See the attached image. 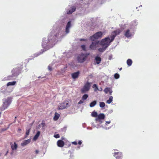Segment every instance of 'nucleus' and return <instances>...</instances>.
I'll return each instance as SVG.
<instances>
[{"label":"nucleus","instance_id":"f257e3e1","mask_svg":"<svg viewBox=\"0 0 159 159\" xmlns=\"http://www.w3.org/2000/svg\"><path fill=\"white\" fill-rule=\"evenodd\" d=\"M110 38L109 37L103 39L101 40L100 44L103 47L107 48L110 45Z\"/></svg>","mask_w":159,"mask_h":159},{"label":"nucleus","instance_id":"f03ea898","mask_svg":"<svg viewBox=\"0 0 159 159\" xmlns=\"http://www.w3.org/2000/svg\"><path fill=\"white\" fill-rule=\"evenodd\" d=\"M103 34V32L101 31L96 33L94 35L90 37V39L92 41H94L95 39L101 38Z\"/></svg>","mask_w":159,"mask_h":159},{"label":"nucleus","instance_id":"7ed1b4c3","mask_svg":"<svg viewBox=\"0 0 159 159\" xmlns=\"http://www.w3.org/2000/svg\"><path fill=\"white\" fill-rule=\"evenodd\" d=\"M91 86V84L87 82L84 85L83 88L81 89V92L82 93H85L88 92L90 89Z\"/></svg>","mask_w":159,"mask_h":159},{"label":"nucleus","instance_id":"20e7f679","mask_svg":"<svg viewBox=\"0 0 159 159\" xmlns=\"http://www.w3.org/2000/svg\"><path fill=\"white\" fill-rule=\"evenodd\" d=\"M89 53L86 54L82 53L78 57L77 60L80 63H82L85 61L87 56L89 55Z\"/></svg>","mask_w":159,"mask_h":159},{"label":"nucleus","instance_id":"39448f33","mask_svg":"<svg viewBox=\"0 0 159 159\" xmlns=\"http://www.w3.org/2000/svg\"><path fill=\"white\" fill-rule=\"evenodd\" d=\"M69 106L70 105L69 103V102L66 100L59 104L58 106V109L59 110H62Z\"/></svg>","mask_w":159,"mask_h":159},{"label":"nucleus","instance_id":"423d86ee","mask_svg":"<svg viewBox=\"0 0 159 159\" xmlns=\"http://www.w3.org/2000/svg\"><path fill=\"white\" fill-rule=\"evenodd\" d=\"M21 69L22 68L20 67L14 68L12 71V75L11 77H13L18 75L20 74Z\"/></svg>","mask_w":159,"mask_h":159},{"label":"nucleus","instance_id":"0eeeda50","mask_svg":"<svg viewBox=\"0 0 159 159\" xmlns=\"http://www.w3.org/2000/svg\"><path fill=\"white\" fill-rule=\"evenodd\" d=\"M11 99L10 98H8L5 101L3 102L2 108V110H4L7 108L11 103Z\"/></svg>","mask_w":159,"mask_h":159},{"label":"nucleus","instance_id":"6e6552de","mask_svg":"<svg viewBox=\"0 0 159 159\" xmlns=\"http://www.w3.org/2000/svg\"><path fill=\"white\" fill-rule=\"evenodd\" d=\"M99 42L98 41H94L92 42L90 44L89 48L91 50H95L97 48L98 46Z\"/></svg>","mask_w":159,"mask_h":159},{"label":"nucleus","instance_id":"1a4fd4ad","mask_svg":"<svg viewBox=\"0 0 159 159\" xmlns=\"http://www.w3.org/2000/svg\"><path fill=\"white\" fill-rule=\"evenodd\" d=\"M114 156L116 159H122L123 157V155L121 152H116L114 153Z\"/></svg>","mask_w":159,"mask_h":159},{"label":"nucleus","instance_id":"9d476101","mask_svg":"<svg viewBox=\"0 0 159 159\" xmlns=\"http://www.w3.org/2000/svg\"><path fill=\"white\" fill-rule=\"evenodd\" d=\"M98 117L96 119V121H100V120L104 119L105 117V115L103 113H101L98 116Z\"/></svg>","mask_w":159,"mask_h":159},{"label":"nucleus","instance_id":"9b49d317","mask_svg":"<svg viewBox=\"0 0 159 159\" xmlns=\"http://www.w3.org/2000/svg\"><path fill=\"white\" fill-rule=\"evenodd\" d=\"M57 145L58 147L62 148L64 145V142L62 140H59L57 141Z\"/></svg>","mask_w":159,"mask_h":159},{"label":"nucleus","instance_id":"f8f14e48","mask_svg":"<svg viewBox=\"0 0 159 159\" xmlns=\"http://www.w3.org/2000/svg\"><path fill=\"white\" fill-rule=\"evenodd\" d=\"M80 72L78 71L76 72L73 73L71 74V76L73 79L77 78L80 75Z\"/></svg>","mask_w":159,"mask_h":159},{"label":"nucleus","instance_id":"ddd939ff","mask_svg":"<svg viewBox=\"0 0 159 159\" xmlns=\"http://www.w3.org/2000/svg\"><path fill=\"white\" fill-rule=\"evenodd\" d=\"M124 35L127 38H129L131 36L132 34L130 32V30L128 29L125 31Z\"/></svg>","mask_w":159,"mask_h":159},{"label":"nucleus","instance_id":"4468645a","mask_svg":"<svg viewBox=\"0 0 159 159\" xmlns=\"http://www.w3.org/2000/svg\"><path fill=\"white\" fill-rule=\"evenodd\" d=\"M71 26V22L69 21L66 25V33H68L69 32V28Z\"/></svg>","mask_w":159,"mask_h":159},{"label":"nucleus","instance_id":"2eb2a0df","mask_svg":"<svg viewBox=\"0 0 159 159\" xmlns=\"http://www.w3.org/2000/svg\"><path fill=\"white\" fill-rule=\"evenodd\" d=\"M95 61H96V63L97 64H99L101 61V59L100 57L96 56L95 58Z\"/></svg>","mask_w":159,"mask_h":159},{"label":"nucleus","instance_id":"dca6fc26","mask_svg":"<svg viewBox=\"0 0 159 159\" xmlns=\"http://www.w3.org/2000/svg\"><path fill=\"white\" fill-rule=\"evenodd\" d=\"M122 31L120 29H117L112 32V33L114 34L116 36L120 34Z\"/></svg>","mask_w":159,"mask_h":159},{"label":"nucleus","instance_id":"f3484780","mask_svg":"<svg viewBox=\"0 0 159 159\" xmlns=\"http://www.w3.org/2000/svg\"><path fill=\"white\" fill-rule=\"evenodd\" d=\"M30 142V139H28L24 141L23 143H21V145L22 146H25L27 144L29 143Z\"/></svg>","mask_w":159,"mask_h":159},{"label":"nucleus","instance_id":"a211bd4d","mask_svg":"<svg viewBox=\"0 0 159 159\" xmlns=\"http://www.w3.org/2000/svg\"><path fill=\"white\" fill-rule=\"evenodd\" d=\"M11 148L13 150H16L17 149L18 146L15 142H14V144L11 146Z\"/></svg>","mask_w":159,"mask_h":159},{"label":"nucleus","instance_id":"6ab92c4d","mask_svg":"<svg viewBox=\"0 0 159 159\" xmlns=\"http://www.w3.org/2000/svg\"><path fill=\"white\" fill-rule=\"evenodd\" d=\"M40 134V132L39 131H38L37 132L36 135L34 136L33 138V140H36L39 136V135Z\"/></svg>","mask_w":159,"mask_h":159},{"label":"nucleus","instance_id":"aec40b11","mask_svg":"<svg viewBox=\"0 0 159 159\" xmlns=\"http://www.w3.org/2000/svg\"><path fill=\"white\" fill-rule=\"evenodd\" d=\"M60 117V115L58 113H55L54 117V120H57Z\"/></svg>","mask_w":159,"mask_h":159},{"label":"nucleus","instance_id":"412c9836","mask_svg":"<svg viewBox=\"0 0 159 159\" xmlns=\"http://www.w3.org/2000/svg\"><path fill=\"white\" fill-rule=\"evenodd\" d=\"M97 103L96 101H94L92 102H91L90 104V107H92L95 106Z\"/></svg>","mask_w":159,"mask_h":159},{"label":"nucleus","instance_id":"4be33fe9","mask_svg":"<svg viewBox=\"0 0 159 159\" xmlns=\"http://www.w3.org/2000/svg\"><path fill=\"white\" fill-rule=\"evenodd\" d=\"M113 97L112 96H110L108 100L107 101V103L108 104H110L113 101Z\"/></svg>","mask_w":159,"mask_h":159},{"label":"nucleus","instance_id":"5701e85b","mask_svg":"<svg viewBox=\"0 0 159 159\" xmlns=\"http://www.w3.org/2000/svg\"><path fill=\"white\" fill-rule=\"evenodd\" d=\"M16 84V81H14L11 82H9L7 84V86H9L10 85H15Z\"/></svg>","mask_w":159,"mask_h":159},{"label":"nucleus","instance_id":"b1692460","mask_svg":"<svg viewBox=\"0 0 159 159\" xmlns=\"http://www.w3.org/2000/svg\"><path fill=\"white\" fill-rule=\"evenodd\" d=\"M132 63V61L130 59H128L127 61V63L129 66H130L131 65Z\"/></svg>","mask_w":159,"mask_h":159},{"label":"nucleus","instance_id":"393cba45","mask_svg":"<svg viewBox=\"0 0 159 159\" xmlns=\"http://www.w3.org/2000/svg\"><path fill=\"white\" fill-rule=\"evenodd\" d=\"M111 88H110L107 87L104 90V91L105 93L106 94H107L108 93V92H109Z\"/></svg>","mask_w":159,"mask_h":159},{"label":"nucleus","instance_id":"a878e982","mask_svg":"<svg viewBox=\"0 0 159 159\" xmlns=\"http://www.w3.org/2000/svg\"><path fill=\"white\" fill-rule=\"evenodd\" d=\"M116 37V36L114 34H112L110 37L111 39H110L109 41L111 43V42H112L115 39V38Z\"/></svg>","mask_w":159,"mask_h":159},{"label":"nucleus","instance_id":"bb28decb","mask_svg":"<svg viewBox=\"0 0 159 159\" xmlns=\"http://www.w3.org/2000/svg\"><path fill=\"white\" fill-rule=\"evenodd\" d=\"M75 9L76 8L75 7H73L71 10H69L67 13L69 14H71L73 12H74L75 10Z\"/></svg>","mask_w":159,"mask_h":159},{"label":"nucleus","instance_id":"cd10ccee","mask_svg":"<svg viewBox=\"0 0 159 159\" xmlns=\"http://www.w3.org/2000/svg\"><path fill=\"white\" fill-rule=\"evenodd\" d=\"M91 116L93 117H96L98 116L97 112L95 111H93L92 112Z\"/></svg>","mask_w":159,"mask_h":159},{"label":"nucleus","instance_id":"c85d7f7f","mask_svg":"<svg viewBox=\"0 0 159 159\" xmlns=\"http://www.w3.org/2000/svg\"><path fill=\"white\" fill-rule=\"evenodd\" d=\"M88 97V95L87 94H85L83 95L82 98V99L83 100H85Z\"/></svg>","mask_w":159,"mask_h":159},{"label":"nucleus","instance_id":"c756f323","mask_svg":"<svg viewBox=\"0 0 159 159\" xmlns=\"http://www.w3.org/2000/svg\"><path fill=\"white\" fill-rule=\"evenodd\" d=\"M107 48L104 47H103L102 48H100L98 49V51L100 52H102L105 50Z\"/></svg>","mask_w":159,"mask_h":159},{"label":"nucleus","instance_id":"7c9ffc66","mask_svg":"<svg viewBox=\"0 0 159 159\" xmlns=\"http://www.w3.org/2000/svg\"><path fill=\"white\" fill-rule=\"evenodd\" d=\"M99 105L100 107L102 108L105 106V104L104 102H100Z\"/></svg>","mask_w":159,"mask_h":159},{"label":"nucleus","instance_id":"2f4dec72","mask_svg":"<svg viewBox=\"0 0 159 159\" xmlns=\"http://www.w3.org/2000/svg\"><path fill=\"white\" fill-rule=\"evenodd\" d=\"M93 88H95V89H94V91H96L97 90H98V86H97V85L96 84H94L93 85Z\"/></svg>","mask_w":159,"mask_h":159},{"label":"nucleus","instance_id":"473e14b6","mask_svg":"<svg viewBox=\"0 0 159 159\" xmlns=\"http://www.w3.org/2000/svg\"><path fill=\"white\" fill-rule=\"evenodd\" d=\"M114 76L115 78L116 79H118L120 77L119 75L117 73H116L114 75Z\"/></svg>","mask_w":159,"mask_h":159},{"label":"nucleus","instance_id":"72a5a7b5","mask_svg":"<svg viewBox=\"0 0 159 159\" xmlns=\"http://www.w3.org/2000/svg\"><path fill=\"white\" fill-rule=\"evenodd\" d=\"M30 133V129L27 130H26V133H25V137L26 138L27 136L29 135Z\"/></svg>","mask_w":159,"mask_h":159},{"label":"nucleus","instance_id":"f704fd0d","mask_svg":"<svg viewBox=\"0 0 159 159\" xmlns=\"http://www.w3.org/2000/svg\"><path fill=\"white\" fill-rule=\"evenodd\" d=\"M81 47L84 51H86V48L85 45H82L81 46Z\"/></svg>","mask_w":159,"mask_h":159},{"label":"nucleus","instance_id":"c9c22d12","mask_svg":"<svg viewBox=\"0 0 159 159\" xmlns=\"http://www.w3.org/2000/svg\"><path fill=\"white\" fill-rule=\"evenodd\" d=\"M54 137L56 138H60V135L59 134H57L54 135Z\"/></svg>","mask_w":159,"mask_h":159},{"label":"nucleus","instance_id":"e433bc0d","mask_svg":"<svg viewBox=\"0 0 159 159\" xmlns=\"http://www.w3.org/2000/svg\"><path fill=\"white\" fill-rule=\"evenodd\" d=\"M41 125H42V126L43 128L44 126H45V123L44 122H42L41 124Z\"/></svg>","mask_w":159,"mask_h":159},{"label":"nucleus","instance_id":"4c0bfd02","mask_svg":"<svg viewBox=\"0 0 159 159\" xmlns=\"http://www.w3.org/2000/svg\"><path fill=\"white\" fill-rule=\"evenodd\" d=\"M83 101L82 100H80L78 103V104H82L83 103Z\"/></svg>","mask_w":159,"mask_h":159},{"label":"nucleus","instance_id":"58836bf2","mask_svg":"<svg viewBox=\"0 0 159 159\" xmlns=\"http://www.w3.org/2000/svg\"><path fill=\"white\" fill-rule=\"evenodd\" d=\"M72 143L75 145H77V142L76 141H74L73 142H72Z\"/></svg>","mask_w":159,"mask_h":159},{"label":"nucleus","instance_id":"ea45409f","mask_svg":"<svg viewBox=\"0 0 159 159\" xmlns=\"http://www.w3.org/2000/svg\"><path fill=\"white\" fill-rule=\"evenodd\" d=\"M80 41H87V39H80Z\"/></svg>","mask_w":159,"mask_h":159},{"label":"nucleus","instance_id":"a19ab883","mask_svg":"<svg viewBox=\"0 0 159 159\" xmlns=\"http://www.w3.org/2000/svg\"><path fill=\"white\" fill-rule=\"evenodd\" d=\"M112 93V89H111V90H110V92H109V93L110 95H111V93Z\"/></svg>","mask_w":159,"mask_h":159},{"label":"nucleus","instance_id":"79ce46f5","mask_svg":"<svg viewBox=\"0 0 159 159\" xmlns=\"http://www.w3.org/2000/svg\"><path fill=\"white\" fill-rule=\"evenodd\" d=\"M110 122H110V121H106V123L105 124H106V125H107V124H110Z\"/></svg>","mask_w":159,"mask_h":159},{"label":"nucleus","instance_id":"37998d69","mask_svg":"<svg viewBox=\"0 0 159 159\" xmlns=\"http://www.w3.org/2000/svg\"><path fill=\"white\" fill-rule=\"evenodd\" d=\"M78 143L79 145H81L82 144V142L81 141H79Z\"/></svg>","mask_w":159,"mask_h":159},{"label":"nucleus","instance_id":"c03bdc74","mask_svg":"<svg viewBox=\"0 0 159 159\" xmlns=\"http://www.w3.org/2000/svg\"><path fill=\"white\" fill-rule=\"evenodd\" d=\"M48 68L49 70H52V68L50 67L49 66H48Z\"/></svg>","mask_w":159,"mask_h":159},{"label":"nucleus","instance_id":"a18cd8bd","mask_svg":"<svg viewBox=\"0 0 159 159\" xmlns=\"http://www.w3.org/2000/svg\"><path fill=\"white\" fill-rule=\"evenodd\" d=\"M6 130H7V129H2V131H4Z\"/></svg>","mask_w":159,"mask_h":159},{"label":"nucleus","instance_id":"49530a36","mask_svg":"<svg viewBox=\"0 0 159 159\" xmlns=\"http://www.w3.org/2000/svg\"><path fill=\"white\" fill-rule=\"evenodd\" d=\"M40 126H41V125H39L38 126V128H39L40 127Z\"/></svg>","mask_w":159,"mask_h":159},{"label":"nucleus","instance_id":"de8ad7c7","mask_svg":"<svg viewBox=\"0 0 159 159\" xmlns=\"http://www.w3.org/2000/svg\"><path fill=\"white\" fill-rule=\"evenodd\" d=\"M21 130V129L20 128H19L18 129V131H20Z\"/></svg>","mask_w":159,"mask_h":159},{"label":"nucleus","instance_id":"09e8293b","mask_svg":"<svg viewBox=\"0 0 159 159\" xmlns=\"http://www.w3.org/2000/svg\"><path fill=\"white\" fill-rule=\"evenodd\" d=\"M122 69V68H120L119 69V70L120 71Z\"/></svg>","mask_w":159,"mask_h":159},{"label":"nucleus","instance_id":"8fccbe9b","mask_svg":"<svg viewBox=\"0 0 159 159\" xmlns=\"http://www.w3.org/2000/svg\"><path fill=\"white\" fill-rule=\"evenodd\" d=\"M71 145V143H70V144H69V145H68V146H69V147H70V146Z\"/></svg>","mask_w":159,"mask_h":159},{"label":"nucleus","instance_id":"3c124183","mask_svg":"<svg viewBox=\"0 0 159 159\" xmlns=\"http://www.w3.org/2000/svg\"><path fill=\"white\" fill-rule=\"evenodd\" d=\"M1 113L0 112V117H1Z\"/></svg>","mask_w":159,"mask_h":159},{"label":"nucleus","instance_id":"603ef678","mask_svg":"<svg viewBox=\"0 0 159 159\" xmlns=\"http://www.w3.org/2000/svg\"><path fill=\"white\" fill-rule=\"evenodd\" d=\"M36 153H37L38 152V151H36Z\"/></svg>","mask_w":159,"mask_h":159},{"label":"nucleus","instance_id":"864d4df0","mask_svg":"<svg viewBox=\"0 0 159 159\" xmlns=\"http://www.w3.org/2000/svg\"><path fill=\"white\" fill-rule=\"evenodd\" d=\"M8 152V151H7V152L6 154V155L7 154V153Z\"/></svg>","mask_w":159,"mask_h":159},{"label":"nucleus","instance_id":"5fc2aeb1","mask_svg":"<svg viewBox=\"0 0 159 159\" xmlns=\"http://www.w3.org/2000/svg\"><path fill=\"white\" fill-rule=\"evenodd\" d=\"M101 89H102V88H101V89H100V90H101Z\"/></svg>","mask_w":159,"mask_h":159},{"label":"nucleus","instance_id":"6e6d98bb","mask_svg":"<svg viewBox=\"0 0 159 159\" xmlns=\"http://www.w3.org/2000/svg\"><path fill=\"white\" fill-rule=\"evenodd\" d=\"M101 89H102V88H101V89H100V90H101Z\"/></svg>","mask_w":159,"mask_h":159},{"label":"nucleus","instance_id":"4d7b16f0","mask_svg":"<svg viewBox=\"0 0 159 159\" xmlns=\"http://www.w3.org/2000/svg\"><path fill=\"white\" fill-rule=\"evenodd\" d=\"M0 156H1V154H0Z\"/></svg>","mask_w":159,"mask_h":159}]
</instances>
